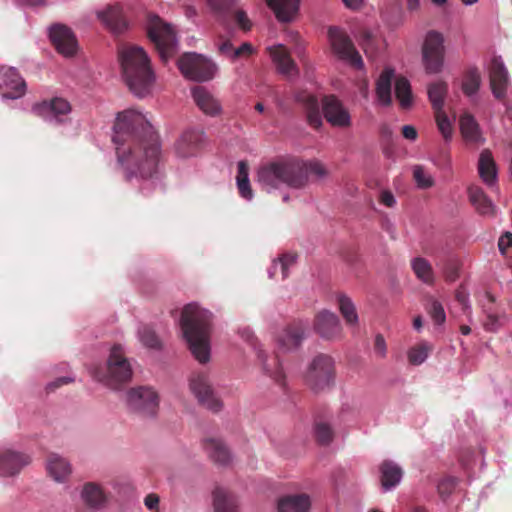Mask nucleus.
Instances as JSON below:
<instances>
[{
	"label": "nucleus",
	"mask_w": 512,
	"mask_h": 512,
	"mask_svg": "<svg viewBox=\"0 0 512 512\" xmlns=\"http://www.w3.org/2000/svg\"><path fill=\"white\" fill-rule=\"evenodd\" d=\"M112 141L117 162L127 181L140 179L144 190L154 187L158 172L160 143L158 135L146 115L134 109L118 113L113 126Z\"/></svg>",
	"instance_id": "obj_1"
},
{
	"label": "nucleus",
	"mask_w": 512,
	"mask_h": 512,
	"mask_svg": "<svg viewBox=\"0 0 512 512\" xmlns=\"http://www.w3.org/2000/svg\"><path fill=\"white\" fill-rule=\"evenodd\" d=\"M118 57L123 78L131 92L137 97L149 95L156 77L144 49L137 45H122L118 50Z\"/></svg>",
	"instance_id": "obj_2"
},
{
	"label": "nucleus",
	"mask_w": 512,
	"mask_h": 512,
	"mask_svg": "<svg viewBox=\"0 0 512 512\" xmlns=\"http://www.w3.org/2000/svg\"><path fill=\"white\" fill-rule=\"evenodd\" d=\"M212 314L196 303L186 305L182 311L180 326L189 349L200 363L210 360V331Z\"/></svg>",
	"instance_id": "obj_3"
},
{
	"label": "nucleus",
	"mask_w": 512,
	"mask_h": 512,
	"mask_svg": "<svg viewBox=\"0 0 512 512\" xmlns=\"http://www.w3.org/2000/svg\"><path fill=\"white\" fill-rule=\"evenodd\" d=\"M303 160L291 158L273 161L257 171V182L263 190L271 193L281 187L301 189L305 186Z\"/></svg>",
	"instance_id": "obj_4"
},
{
	"label": "nucleus",
	"mask_w": 512,
	"mask_h": 512,
	"mask_svg": "<svg viewBox=\"0 0 512 512\" xmlns=\"http://www.w3.org/2000/svg\"><path fill=\"white\" fill-rule=\"evenodd\" d=\"M147 33L163 63H167L177 54L179 40L172 25L157 15H150L147 22Z\"/></svg>",
	"instance_id": "obj_5"
},
{
	"label": "nucleus",
	"mask_w": 512,
	"mask_h": 512,
	"mask_svg": "<svg viewBox=\"0 0 512 512\" xmlns=\"http://www.w3.org/2000/svg\"><path fill=\"white\" fill-rule=\"evenodd\" d=\"M133 375L129 360L121 344L111 347L104 373L96 372L95 377L111 389H118L121 384L131 380Z\"/></svg>",
	"instance_id": "obj_6"
},
{
	"label": "nucleus",
	"mask_w": 512,
	"mask_h": 512,
	"mask_svg": "<svg viewBox=\"0 0 512 512\" xmlns=\"http://www.w3.org/2000/svg\"><path fill=\"white\" fill-rule=\"evenodd\" d=\"M177 66L185 78L196 82L210 81L218 71L217 64L211 58L195 52L184 53L178 59Z\"/></svg>",
	"instance_id": "obj_7"
},
{
	"label": "nucleus",
	"mask_w": 512,
	"mask_h": 512,
	"mask_svg": "<svg viewBox=\"0 0 512 512\" xmlns=\"http://www.w3.org/2000/svg\"><path fill=\"white\" fill-rule=\"evenodd\" d=\"M334 364V359L329 355L319 354L314 357L306 374V382L313 391H322L332 384Z\"/></svg>",
	"instance_id": "obj_8"
},
{
	"label": "nucleus",
	"mask_w": 512,
	"mask_h": 512,
	"mask_svg": "<svg viewBox=\"0 0 512 512\" xmlns=\"http://www.w3.org/2000/svg\"><path fill=\"white\" fill-rule=\"evenodd\" d=\"M328 39L331 49L338 59L348 63L356 69H363L364 62L359 52L355 49L348 35L338 27H330Z\"/></svg>",
	"instance_id": "obj_9"
},
{
	"label": "nucleus",
	"mask_w": 512,
	"mask_h": 512,
	"mask_svg": "<svg viewBox=\"0 0 512 512\" xmlns=\"http://www.w3.org/2000/svg\"><path fill=\"white\" fill-rule=\"evenodd\" d=\"M444 54L443 35L437 31H429L422 46V60L427 73L437 74L442 71Z\"/></svg>",
	"instance_id": "obj_10"
},
{
	"label": "nucleus",
	"mask_w": 512,
	"mask_h": 512,
	"mask_svg": "<svg viewBox=\"0 0 512 512\" xmlns=\"http://www.w3.org/2000/svg\"><path fill=\"white\" fill-rule=\"evenodd\" d=\"M126 404L133 412L152 417L157 412L159 396L152 387L138 386L127 391Z\"/></svg>",
	"instance_id": "obj_11"
},
{
	"label": "nucleus",
	"mask_w": 512,
	"mask_h": 512,
	"mask_svg": "<svg viewBox=\"0 0 512 512\" xmlns=\"http://www.w3.org/2000/svg\"><path fill=\"white\" fill-rule=\"evenodd\" d=\"M240 337L249 342L252 348L256 351L257 358L262 366L264 373L280 383L283 379L282 365L277 355H267L257 343L252 330L249 327H244L238 331Z\"/></svg>",
	"instance_id": "obj_12"
},
{
	"label": "nucleus",
	"mask_w": 512,
	"mask_h": 512,
	"mask_svg": "<svg viewBox=\"0 0 512 512\" xmlns=\"http://www.w3.org/2000/svg\"><path fill=\"white\" fill-rule=\"evenodd\" d=\"M310 322L307 319L298 320L285 327L276 338L277 347L281 352L297 349L307 337Z\"/></svg>",
	"instance_id": "obj_13"
},
{
	"label": "nucleus",
	"mask_w": 512,
	"mask_h": 512,
	"mask_svg": "<svg viewBox=\"0 0 512 512\" xmlns=\"http://www.w3.org/2000/svg\"><path fill=\"white\" fill-rule=\"evenodd\" d=\"M487 71L493 96L500 100L506 98L511 88V81L502 58L494 56L487 65Z\"/></svg>",
	"instance_id": "obj_14"
},
{
	"label": "nucleus",
	"mask_w": 512,
	"mask_h": 512,
	"mask_svg": "<svg viewBox=\"0 0 512 512\" xmlns=\"http://www.w3.org/2000/svg\"><path fill=\"white\" fill-rule=\"evenodd\" d=\"M189 387L198 401L208 409L218 411L221 408L222 404L214 394L205 373H194L189 380Z\"/></svg>",
	"instance_id": "obj_15"
},
{
	"label": "nucleus",
	"mask_w": 512,
	"mask_h": 512,
	"mask_svg": "<svg viewBox=\"0 0 512 512\" xmlns=\"http://www.w3.org/2000/svg\"><path fill=\"white\" fill-rule=\"evenodd\" d=\"M32 111L47 122L60 123L64 121V117L70 114L71 105L64 98L56 97L35 104Z\"/></svg>",
	"instance_id": "obj_16"
},
{
	"label": "nucleus",
	"mask_w": 512,
	"mask_h": 512,
	"mask_svg": "<svg viewBox=\"0 0 512 512\" xmlns=\"http://www.w3.org/2000/svg\"><path fill=\"white\" fill-rule=\"evenodd\" d=\"M49 38L56 50L64 57L73 56L78 48L75 35L65 25L54 24L49 28Z\"/></svg>",
	"instance_id": "obj_17"
},
{
	"label": "nucleus",
	"mask_w": 512,
	"mask_h": 512,
	"mask_svg": "<svg viewBox=\"0 0 512 512\" xmlns=\"http://www.w3.org/2000/svg\"><path fill=\"white\" fill-rule=\"evenodd\" d=\"M323 114L329 124L335 127H349L351 116L343 103L335 96H326L322 101Z\"/></svg>",
	"instance_id": "obj_18"
},
{
	"label": "nucleus",
	"mask_w": 512,
	"mask_h": 512,
	"mask_svg": "<svg viewBox=\"0 0 512 512\" xmlns=\"http://www.w3.org/2000/svg\"><path fill=\"white\" fill-rule=\"evenodd\" d=\"M0 89L4 99H18L25 93L26 84L13 67L0 68Z\"/></svg>",
	"instance_id": "obj_19"
},
{
	"label": "nucleus",
	"mask_w": 512,
	"mask_h": 512,
	"mask_svg": "<svg viewBox=\"0 0 512 512\" xmlns=\"http://www.w3.org/2000/svg\"><path fill=\"white\" fill-rule=\"evenodd\" d=\"M205 139L202 130L189 128L185 130L175 143V152L178 157L188 158L194 156Z\"/></svg>",
	"instance_id": "obj_20"
},
{
	"label": "nucleus",
	"mask_w": 512,
	"mask_h": 512,
	"mask_svg": "<svg viewBox=\"0 0 512 512\" xmlns=\"http://www.w3.org/2000/svg\"><path fill=\"white\" fill-rule=\"evenodd\" d=\"M191 96L196 106L205 115L216 117L222 113L220 100L208 88L195 86L191 89Z\"/></svg>",
	"instance_id": "obj_21"
},
{
	"label": "nucleus",
	"mask_w": 512,
	"mask_h": 512,
	"mask_svg": "<svg viewBox=\"0 0 512 512\" xmlns=\"http://www.w3.org/2000/svg\"><path fill=\"white\" fill-rule=\"evenodd\" d=\"M314 329L323 339L333 340L341 335V325L336 314L323 310L315 318Z\"/></svg>",
	"instance_id": "obj_22"
},
{
	"label": "nucleus",
	"mask_w": 512,
	"mask_h": 512,
	"mask_svg": "<svg viewBox=\"0 0 512 512\" xmlns=\"http://www.w3.org/2000/svg\"><path fill=\"white\" fill-rule=\"evenodd\" d=\"M267 50L280 74L288 79L298 75L297 66L283 44L269 46Z\"/></svg>",
	"instance_id": "obj_23"
},
{
	"label": "nucleus",
	"mask_w": 512,
	"mask_h": 512,
	"mask_svg": "<svg viewBox=\"0 0 512 512\" xmlns=\"http://www.w3.org/2000/svg\"><path fill=\"white\" fill-rule=\"evenodd\" d=\"M30 461L29 455L6 449L0 453V475L3 477L14 476Z\"/></svg>",
	"instance_id": "obj_24"
},
{
	"label": "nucleus",
	"mask_w": 512,
	"mask_h": 512,
	"mask_svg": "<svg viewBox=\"0 0 512 512\" xmlns=\"http://www.w3.org/2000/svg\"><path fill=\"white\" fill-rule=\"evenodd\" d=\"M478 173L481 180L490 188L498 190V172L496 163L489 150H483L478 159Z\"/></svg>",
	"instance_id": "obj_25"
},
{
	"label": "nucleus",
	"mask_w": 512,
	"mask_h": 512,
	"mask_svg": "<svg viewBox=\"0 0 512 512\" xmlns=\"http://www.w3.org/2000/svg\"><path fill=\"white\" fill-rule=\"evenodd\" d=\"M395 81V71L386 67L376 81V97L379 105L387 107L392 102V81Z\"/></svg>",
	"instance_id": "obj_26"
},
{
	"label": "nucleus",
	"mask_w": 512,
	"mask_h": 512,
	"mask_svg": "<svg viewBox=\"0 0 512 512\" xmlns=\"http://www.w3.org/2000/svg\"><path fill=\"white\" fill-rule=\"evenodd\" d=\"M100 21L113 33H120L126 27V21L123 16L120 5L109 6L106 9L97 12Z\"/></svg>",
	"instance_id": "obj_27"
},
{
	"label": "nucleus",
	"mask_w": 512,
	"mask_h": 512,
	"mask_svg": "<svg viewBox=\"0 0 512 512\" xmlns=\"http://www.w3.org/2000/svg\"><path fill=\"white\" fill-rule=\"evenodd\" d=\"M381 486L384 492L394 489L402 480L403 470L393 461H384L380 466Z\"/></svg>",
	"instance_id": "obj_28"
},
{
	"label": "nucleus",
	"mask_w": 512,
	"mask_h": 512,
	"mask_svg": "<svg viewBox=\"0 0 512 512\" xmlns=\"http://www.w3.org/2000/svg\"><path fill=\"white\" fill-rule=\"evenodd\" d=\"M469 200L478 213L484 216L496 214V206L479 186H470L468 189Z\"/></svg>",
	"instance_id": "obj_29"
},
{
	"label": "nucleus",
	"mask_w": 512,
	"mask_h": 512,
	"mask_svg": "<svg viewBox=\"0 0 512 512\" xmlns=\"http://www.w3.org/2000/svg\"><path fill=\"white\" fill-rule=\"evenodd\" d=\"M459 123L462 137L467 143L479 145L485 142L480 126L472 115H462Z\"/></svg>",
	"instance_id": "obj_30"
},
{
	"label": "nucleus",
	"mask_w": 512,
	"mask_h": 512,
	"mask_svg": "<svg viewBox=\"0 0 512 512\" xmlns=\"http://www.w3.org/2000/svg\"><path fill=\"white\" fill-rule=\"evenodd\" d=\"M296 100L304 107L309 125L319 128L323 122L318 99L311 94L303 92L296 96Z\"/></svg>",
	"instance_id": "obj_31"
},
{
	"label": "nucleus",
	"mask_w": 512,
	"mask_h": 512,
	"mask_svg": "<svg viewBox=\"0 0 512 512\" xmlns=\"http://www.w3.org/2000/svg\"><path fill=\"white\" fill-rule=\"evenodd\" d=\"M204 449L217 464L225 466L231 462L232 456L220 439L210 438L204 441Z\"/></svg>",
	"instance_id": "obj_32"
},
{
	"label": "nucleus",
	"mask_w": 512,
	"mask_h": 512,
	"mask_svg": "<svg viewBox=\"0 0 512 512\" xmlns=\"http://www.w3.org/2000/svg\"><path fill=\"white\" fill-rule=\"evenodd\" d=\"M281 22H289L296 15L300 0H266Z\"/></svg>",
	"instance_id": "obj_33"
},
{
	"label": "nucleus",
	"mask_w": 512,
	"mask_h": 512,
	"mask_svg": "<svg viewBox=\"0 0 512 512\" xmlns=\"http://www.w3.org/2000/svg\"><path fill=\"white\" fill-rule=\"evenodd\" d=\"M311 501L306 494L289 495L278 501V512H308Z\"/></svg>",
	"instance_id": "obj_34"
},
{
	"label": "nucleus",
	"mask_w": 512,
	"mask_h": 512,
	"mask_svg": "<svg viewBox=\"0 0 512 512\" xmlns=\"http://www.w3.org/2000/svg\"><path fill=\"white\" fill-rule=\"evenodd\" d=\"M49 475L59 483L64 482L71 473L70 463L63 457L52 454L46 464Z\"/></svg>",
	"instance_id": "obj_35"
},
{
	"label": "nucleus",
	"mask_w": 512,
	"mask_h": 512,
	"mask_svg": "<svg viewBox=\"0 0 512 512\" xmlns=\"http://www.w3.org/2000/svg\"><path fill=\"white\" fill-rule=\"evenodd\" d=\"M237 168L236 184L239 194L243 199L251 201L254 194L249 180L248 166L244 161H240Z\"/></svg>",
	"instance_id": "obj_36"
},
{
	"label": "nucleus",
	"mask_w": 512,
	"mask_h": 512,
	"mask_svg": "<svg viewBox=\"0 0 512 512\" xmlns=\"http://www.w3.org/2000/svg\"><path fill=\"white\" fill-rule=\"evenodd\" d=\"M395 96L401 108L409 109L413 103L411 85L408 79L403 76L395 77Z\"/></svg>",
	"instance_id": "obj_37"
},
{
	"label": "nucleus",
	"mask_w": 512,
	"mask_h": 512,
	"mask_svg": "<svg viewBox=\"0 0 512 512\" xmlns=\"http://www.w3.org/2000/svg\"><path fill=\"white\" fill-rule=\"evenodd\" d=\"M411 268L416 277L425 284L434 282V273L431 264L423 257H415L411 260Z\"/></svg>",
	"instance_id": "obj_38"
},
{
	"label": "nucleus",
	"mask_w": 512,
	"mask_h": 512,
	"mask_svg": "<svg viewBox=\"0 0 512 512\" xmlns=\"http://www.w3.org/2000/svg\"><path fill=\"white\" fill-rule=\"evenodd\" d=\"M82 500L92 508H99L105 502L102 490L95 484H86L81 493Z\"/></svg>",
	"instance_id": "obj_39"
},
{
	"label": "nucleus",
	"mask_w": 512,
	"mask_h": 512,
	"mask_svg": "<svg viewBox=\"0 0 512 512\" xmlns=\"http://www.w3.org/2000/svg\"><path fill=\"white\" fill-rule=\"evenodd\" d=\"M446 94L447 84L443 81L434 82L428 87V97L435 111L443 110Z\"/></svg>",
	"instance_id": "obj_40"
},
{
	"label": "nucleus",
	"mask_w": 512,
	"mask_h": 512,
	"mask_svg": "<svg viewBox=\"0 0 512 512\" xmlns=\"http://www.w3.org/2000/svg\"><path fill=\"white\" fill-rule=\"evenodd\" d=\"M296 260L297 256L295 254H284L279 259L273 261L271 268L268 270V276L272 278L280 270L282 279L287 278L289 269L296 263Z\"/></svg>",
	"instance_id": "obj_41"
},
{
	"label": "nucleus",
	"mask_w": 512,
	"mask_h": 512,
	"mask_svg": "<svg viewBox=\"0 0 512 512\" xmlns=\"http://www.w3.org/2000/svg\"><path fill=\"white\" fill-rule=\"evenodd\" d=\"M337 301L339 310L347 324L356 325L358 323V315L352 300L346 295H339Z\"/></svg>",
	"instance_id": "obj_42"
},
{
	"label": "nucleus",
	"mask_w": 512,
	"mask_h": 512,
	"mask_svg": "<svg viewBox=\"0 0 512 512\" xmlns=\"http://www.w3.org/2000/svg\"><path fill=\"white\" fill-rule=\"evenodd\" d=\"M481 85V75L477 68L470 69L464 77L462 89L467 96L477 94Z\"/></svg>",
	"instance_id": "obj_43"
},
{
	"label": "nucleus",
	"mask_w": 512,
	"mask_h": 512,
	"mask_svg": "<svg viewBox=\"0 0 512 512\" xmlns=\"http://www.w3.org/2000/svg\"><path fill=\"white\" fill-rule=\"evenodd\" d=\"M137 338L139 342L150 349H157L160 347V340L154 330L147 326L141 325L137 330Z\"/></svg>",
	"instance_id": "obj_44"
},
{
	"label": "nucleus",
	"mask_w": 512,
	"mask_h": 512,
	"mask_svg": "<svg viewBox=\"0 0 512 512\" xmlns=\"http://www.w3.org/2000/svg\"><path fill=\"white\" fill-rule=\"evenodd\" d=\"M213 504L216 512H235L233 501L222 488L214 490Z\"/></svg>",
	"instance_id": "obj_45"
},
{
	"label": "nucleus",
	"mask_w": 512,
	"mask_h": 512,
	"mask_svg": "<svg viewBox=\"0 0 512 512\" xmlns=\"http://www.w3.org/2000/svg\"><path fill=\"white\" fill-rule=\"evenodd\" d=\"M412 171L414 181L419 189H429L434 185L435 180L433 175L427 171L424 166L415 165Z\"/></svg>",
	"instance_id": "obj_46"
},
{
	"label": "nucleus",
	"mask_w": 512,
	"mask_h": 512,
	"mask_svg": "<svg viewBox=\"0 0 512 512\" xmlns=\"http://www.w3.org/2000/svg\"><path fill=\"white\" fill-rule=\"evenodd\" d=\"M431 346L427 342H421L408 351V360L413 365H420L427 359Z\"/></svg>",
	"instance_id": "obj_47"
},
{
	"label": "nucleus",
	"mask_w": 512,
	"mask_h": 512,
	"mask_svg": "<svg viewBox=\"0 0 512 512\" xmlns=\"http://www.w3.org/2000/svg\"><path fill=\"white\" fill-rule=\"evenodd\" d=\"M427 311L436 325H443L446 321V314L440 302L431 299L427 305Z\"/></svg>",
	"instance_id": "obj_48"
},
{
	"label": "nucleus",
	"mask_w": 512,
	"mask_h": 512,
	"mask_svg": "<svg viewBox=\"0 0 512 512\" xmlns=\"http://www.w3.org/2000/svg\"><path fill=\"white\" fill-rule=\"evenodd\" d=\"M436 123L443 138L449 141L453 132L452 123L443 110L436 111Z\"/></svg>",
	"instance_id": "obj_49"
},
{
	"label": "nucleus",
	"mask_w": 512,
	"mask_h": 512,
	"mask_svg": "<svg viewBox=\"0 0 512 512\" xmlns=\"http://www.w3.org/2000/svg\"><path fill=\"white\" fill-rule=\"evenodd\" d=\"M457 485V479L454 477H446L437 483V492L440 498L445 501L453 493Z\"/></svg>",
	"instance_id": "obj_50"
},
{
	"label": "nucleus",
	"mask_w": 512,
	"mask_h": 512,
	"mask_svg": "<svg viewBox=\"0 0 512 512\" xmlns=\"http://www.w3.org/2000/svg\"><path fill=\"white\" fill-rule=\"evenodd\" d=\"M206 5L217 14H226L237 3V0H204Z\"/></svg>",
	"instance_id": "obj_51"
},
{
	"label": "nucleus",
	"mask_w": 512,
	"mask_h": 512,
	"mask_svg": "<svg viewBox=\"0 0 512 512\" xmlns=\"http://www.w3.org/2000/svg\"><path fill=\"white\" fill-rule=\"evenodd\" d=\"M303 165L305 167V170H304L305 171V184L307 183L309 175H315L318 178H322L326 175V170H325L324 166L317 161H312V162H304L303 161Z\"/></svg>",
	"instance_id": "obj_52"
},
{
	"label": "nucleus",
	"mask_w": 512,
	"mask_h": 512,
	"mask_svg": "<svg viewBox=\"0 0 512 512\" xmlns=\"http://www.w3.org/2000/svg\"><path fill=\"white\" fill-rule=\"evenodd\" d=\"M315 435L321 444H328L332 439V430L329 425L319 423L315 426Z\"/></svg>",
	"instance_id": "obj_53"
},
{
	"label": "nucleus",
	"mask_w": 512,
	"mask_h": 512,
	"mask_svg": "<svg viewBox=\"0 0 512 512\" xmlns=\"http://www.w3.org/2000/svg\"><path fill=\"white\" fill-rule=\"evenodd\" d=\"M217 47L221 55H224L232 60H235L234 51L236 48H233L232 43L229 40H225L222 35L219 36V42L217 44Z\"/></svg>",
	"instance_id": "obj_54"
},
{
	"label": "nucleus",
	"mask_w": 512,
	"mask_h": 512,
	"mask_svg": "<svg viewBox=\"0 0 512 512\" xmlns=\"http://www.w3.org/2000/svg\"><path fill=\"white\" fill-rule=\"evenodd\" d=\"M235 19H236V22L238 24V26L247 31V30H250L251 28V22L246 14L245 11L239 9L235 12Z\"/></svg>",
	"instance_id": "obj_55"
},
{
	"label": "nucleus",
	"mask_w": 512,
	"mask_h": 512,
	"mask_svg": "<svg viewBox=\"0 0 512 512\" xmlns=\"http://www.w3.org/2000/svg\"><path fill=\"white\" fill-rule=\"evenodd\" d=\"M456 299L463 306V309L465 311L470 312L471 305L469 302V294L463 287H461L459 290H457Z\"/></svg>",
	"instance_id": "obj_56"
},
{
	"label": "nucleus",
	"mask_w": 512,
	"mask_h": 512,
	"mask_svg": "<svg viewBox=\"0 0 512 512\" xmlns=\"http://www.w3.org/2000/svg\"><path fill=\"white\" fill-rule=\"evenodd\" d=\"M373 35L371 32L365 31L362 35L360 44L362 48L364 49L365 53L368 54L370 51L373 50Z\"/></svg>",
	"instance_id": "obj_57"
},
{
	"label": "nucleus",
	"mask_w": 512,
	"mask_h": 512,
	"mask_svg": "<svg viewBox=\"0 0 512 512\" xmlns=\"http://www.w3.org/2000/svg\"><path fill=\"white\" fill-rule=\"evenodd\" d=\"M512 245V234L510 232H506L503 234L498 241V248L502 254L506 252V250Z\"/></svg>",
	"instance_id": "obj_58"
},
{
	"label": "nucleus",
	"mask_w": 512,
	"mask_h": 512,
	"mask_svg": "<svg viewBox=\"0 0 512 512\" xmlns=\"http://www.w3.org/2000/svg\"><path fill=\"white\" fill-rule=\"evenodd\" d=\"M374 349L379 356L384 357L386 355L387 347L382 335H377L375 337Z\"/></svg>",
	"instance_id": "obj_59"
},
{
	"label": "nucleus",
	"mask_w": 512,
	"mask_h": 512,
	"mask_svg": "<svg viewBox=\"0 0 512 512\" xmlns=\"http://www.w3.org/2000/svg\"><path fill=\"white\" fill-rule=\"evenodd\" d=\"M253 52H254L253 46L250 43L245 42L242 45H240L238 48L235 49L234 57H235V59H237L238 57H241V56L251 55Z\"/></svg>",
	"instance_id": "obj_60"
},
{
	"label": "nucleus",
	"mask_w": 512,
	"mask_h": 512,
	"mask_svg": "<svg viewBox=\"0 0 512 512\" xmlns=\"http://www.w3.org/2000/svg\"><path fill=\"white\" fill-rule=\"evenodd\" d=\"M501 323L502 321L499 317L495 315H488L485 328L489 331H496L500 327Z\"/></svg>",
	"instance_id": "obj_61"
},
{
	"label": "nucleus",
	"mask_w": 512,
	"mask_h": 512,
	"mask_svg": "<svg viewBox=\"0 0 512 512\" xmlns=\"http://www.w3.org/2000/svg\"><path fill=\"white\" fill-rule=\"evenodd\" d=\"M144 504L149 510H157L159 497L156 494H148L144 499Z\"/></svg>",
	"instance_id": "obj_62"
},
{
	"label": "nucleus",
	"mask_w": 512,
	"mask_h": 512,
	"mask_svg": "<svg viewBox=\"0 0 512 512\" xmlns=\"http://www.w3.org/2000/svg\"><path fill=\"white\" fill-rule=\"evenodd\" d=\"M381 203L387 207H392L396 203L394 195L390 191H383L380 196Z\"/></svg>",
	"instance_id": "obj_63"
},
{
	"label": "nucleus",
	"mask_w": 512,
	"mask_h": 512,
	"mask_svg": "<svg viewBox=\"0 0 512 512\" xmlns=\"http://www.w3.org/2000/svg\"><path fill=\"white\" fill-rule=\"evenodd\" d=\"M402 132H403V136L406 139L411 140V141L416 140L417 135H418L415 127L412 126V125H405V126H403Z\"/></svg>",
	"instance_id": "obj_64"
}]
</instances>
